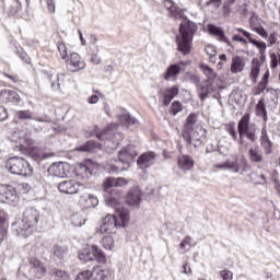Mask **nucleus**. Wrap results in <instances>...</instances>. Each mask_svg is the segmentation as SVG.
Instances as JSON below:
<instances>
[{"label": "nucleus", "instance_id": "0e129e2a", "mask_svg": "<svg viewBox=\"0 0 280 280\" xmlns=\"http://www.w3.org/2000/svg\"><path fill=\"white\" fill-rule=\"evenodd\" d=\"M268 43L269 45H277V33L272 32L268 36Z\"/></svg>", "mask_w": 280, "mask_h": 280}, {"label": "nucleus", "instance_id": "4d7b16f0", "mask_svg": "<svg viewBox=\"0 0 280 280\" xmlns=\"http://www.w3.org/2000/svg\"><path fill=\"white\" fill-rule=\"evenodd\" d=\"M55 280H69V275L62 270H58L56 272V279Z\"/></svg>", "mask_w": 280, "mask_h": 280}, {"label": "nucleus", "instance_id": "4468645a", "mask_svg": "<svg viewBox=\"0 0 280 280\" xmlns=\"http://www.w3.org/2000/svg\"><path fill=\"white\" fill-rule=\"evenodd\" d=\"M234 32L242 34L244 36V38H247V40H248V43H250V45H253L254 47H257L260 56H266V49H268V45L265 42H259V40L253 38V33H250L242 27H234Z\"/></svg>", "mask_w": 280, "mask_h": 280}, {"label": "nucleus", "instance_id": "a19ab883", "mask_svg": "<svg viewBox=\"0 0 280 280\" xmlns=\"http://www.w3.org/2000/svg\"><path fill=\"white\" fill-rule=\"evenodd\" d=\"M97 148L95 141H88L85 144L77 148L78 152H93V149Z\"/></svg>", "mask_w": 280, "mask_h": 280}, {"label": "nucleus", "instance_id": "20e7f679", "mask_svg": "<svg viewBox=\"0 0 280 280\" xmlns=\"http://www.w3.org/2000/svg\"><path fill=\"white\" fill-rule=\"evenodd\" d=\"M127 183L128 180H126V178L124 177H108L104 182V191L109 194L108 196H105V205H107V207H113L114 209H117V207H119V203L121 202V192H119V190L117 189H112L109 191L108 189H110L112 187H124V185H126Z\"/></svg>", "mask_w": 280, "mask_h": 280}, {"label": "nucleus", "instance_id": "09e8293b", "mask_svg": "<svg viewBox=\"0 0 280 280\" xmlns=\"http://www.w3.org/2000/svg\"><path fill=\"white\" fill-rule=\"evenodd\" d=\"M16 5L11 10L12 14H19V10H21V4L26 3V5H30V0H15Z\"/></svg>", "mask_w": 280, "mask_h": 280}, {"label": "nucleus", "instance_id": "423d86ee", "mask_svg": "<svg viewBox=\"0 0 280 280\" xmlns=\"http://www.w3.org/2000/svg\"><path fill=\"white\" fill-rule=\"evenodd\" d=\"M117 124L109 125L102 132L97 133L96 137L101 141H106L105 145L115 150L119 145V141L124 139V136L120 132H117Z\"/></svg>", "mask_w": 280, "mask_h": 280}, {"label": "nucleus", "instance_id": "c85d7f7f", "mask_svg": "<svg viewBox=\"0 0 280 280\" xmlns=\"http://www.w3.org/2000/svg\"><path fill=\"white\" fill-rule=\"evenodd\" d=\"M139 202H141V191L135 188L128 192L127 203L131 207H138Z\"/></svg>", "mask_w": 280, "mask_h": 280}, {"label": "nucleus", "instance_id": "393cba45", "mask_svg": "<svg viewBox=\"0 0 280 280\" xmlns=\"http://www.w3.org/2000/svg\"><path fill=\"white\" fill-rule=\"evenodd\" d=\"M246 69V58L242 56H234L231 63V73H242Z\"/></svg>", "mask_w": 280, "mask_h": 280}, {"label": "nucleus", "instance_id": "6e6552de", "mask_svg": "<svg viewBox=\"0 0 280 280\" xmlns=\"http://www.w3.org/2000/svg\"><path fill=\"white\" fill-rule=\"evenodd\" d=\"M215 170H229L234 174H240V172H248L250 166L248 165V160L242 156L241 159L234 158L232 160H226L225 162L214 164Z\"/></svg>", "mask_w": 280, "mask_h": 280}, {"label": "nucleus", "instance_id": "603ef678", "mask_svg": "<svg viewBox=\"0 0 280 280\" xmlns=\"http://www.w3.org/2000/svg\"><path fill=\"white\" fill-rule=\"evenodd\" d=\"M266 89H268V83L260 81L258 83V86L256 88V93L255 95H261V93H265Z\"/></svg>", "mask_w": 280, "mask_h": 280}, {"label": "nucleus", "instance_id": "8fccbe9b", "mask_svg": "<svg viewBox=\"0 0 280 280\" xmlns=\"http://www.w3.org/2000/svg\"><path fill=\"white\" fill-rule=\"evenodd\" d=\"M259 21H261L259 19V16L253 14L249 19V27L252 31H254V27H258L257 25H259Z\"/></svg>", "mask_w": 280, "mask_h": 280}, {"label": "nucleus", "instance_id": "1a4fd4ad", "mask_svg": "<svg viewBox=\"0 0 280 280\" xmlns=\"http://www.w3.org/2000/svg\"><path fill=\"white\" fill-rule=\"evenodd\" d=\"M182 137L187 143H192L194 148H200L207 141V129H203L201 125H197L190 131H183Z\"/></svg>", "mask_w": 280, "mask_h": 280}, {"label": "nucleus", "instance_id": "39448f33", "mask_svg": "<svg viewBox=\"0 0 280 280\" xmlns=\"http://www.w3.org/2000/svg\"><path fill=\"white\" fill-rule=\"evenodd\" d=\"M136 156L137 150H135V147H127L118 153V160H110L107 165L108 172L118 173L128 170V167H130V163H132Z\"/></svg>", "mask_w": 280, "mask_h": 280}, {"label": "nucleus", "instance_id": "7ed1b4c3", "mask_svg": "<svg viewBox=\"0 0 280 280\" xmlns=\"http://www.w3.org/2000/svg\"><path fill=\"white\" fill-rule=\"evenodd\" d=\"M196 32H198V25L189 20H184L179 25V35L176 36V43L178 51L184 56L191 54V40H194Z\"/></svg>", "mask_w": 280, "mask_h": 280}, {"label": "nucleus", "instance_id": "49530a36", "mask_svg": "<svg viewBox=\"0 0 280 280\" xmlns=\"http://www.w3.org/2000/svg\"><path fill=\"white\" fill-rule=\"evenodd\" d=\"M180 110H183V104H180V102H174L171 107L172 115H178Z\"/></svg>", "mask_w": 280, "mask_h": 280}, {"label": "nucleus", "instance_id": "6e6d98bb", "mask_svg": "<svg viewBox=\"0 0 280 280\" xmlns=\"http://www.w3.org/2000/svg\"><path fill=\"white\" fill-rule=\"evenodd\" d=\"M206 54L207 56H209V59L211 60V58H215L218 51H215L214 46L209 45L206 47Z\"/></svg>", "mask_w": 280, "mask_h": 280}, {"label": "nucleus", "instance_id": "a18cd8bd", "mask_svg": "<svg viewBox=\"0 0 280 280\" xmlns=\"http://www.w3.org/2000/svg\"><path fill=\"white\" fill-rule=\"evenodd\" d=\"M57 48H58V51L61 56V59L67 60V56H68L67 46L63 43H59V44H57Z\"/></svg>", "mask_w": 280, "mask_h": 280}, {"label": "nucleus", "instance_id": "9b49d317", "mask_svg": "<svg viewBox=\"0 0 280 280\" xmlns=\"http://www.w3.org/2000/svg\"><path fill=\"white\" fill-rule=\"evenodd\" d=\"M44 246L46 250H50L51 259L56 264H62L69 257V248L65 245L56 244L54 241H46Z\"/></svg>", "mask_w": 280, "mask_h": 280}, {"label": "nucleus", "instance_id": "f257e3e1", "mask_svg": "<svg viewBox=\"0 0 280 280\" xmlns=\"http://www.w3.org/2000/svg\"><path fill=\"white\" fill-rule=\"evenodd\" d=\"M40 212L36 208H28L24 211L22 219L12 224V231L18 237H30L38 226Z\"/></svg>", "mask_w": 280, "mask_h": 280}, {"label": "nucleus", "instance_id": "9d476101", "mask_svg": "<svg viewBox=\"0 0 280 280\" xmlns=\"http://www.w3.org/2000/svg\"><path fill=\"white\" fill-rule=\"evenodd\" d=\"M257 128L255 125H250V114H245L241 120L238 121V135H240V143L244 145V139L242 137H247L249 141H257V136L255 135Z\"/></svg>", "mask_w": 280, "mask_h": 280}, {"label": "nucleus", "instance_id": "aec40b11", "mask_svg": "<svg viewBox=\"0 0 280 280\" xmlns=\"http://www.w3.org/2000/svg\"><path fill=\"white\" fill-rule=\"evenodd\" d=\"M79 205L80 207H83V209H95L97 205H100V199H97V196L93 194H83L79 198Z\"/></svg>", "mask_w": 280, "mask_h": 280}, {"label": "nucleus", "instance_id": "2eb2a0df", "mask_svg": "<svg viewBox=\"0 0 280 280\" xmlns=\"http://www.w3.org/2000/svg\"><path fill=\"white\" fill-rule=\"evenodd\" d=\"M30 266L28 277L31 279H43V276L47 272L45 265L37 258H31Z\"/></svg>", "mask_w": 280, "mask_h": 280}, {"label": "nucleus", "instance_id": "5701e85b", "mask_svg": "<svg viewBox=\"0 0 280 280\" xmlns=\"http://www.w3.org/2000/svg\"><path fill=\"white\" fill-rule=\"evenodd\" d=\"M0 97L2 102H4V104H19V102H21V96L19 95V92L14 90H2Z\"/></svg>", "mask_w": 280, "mask_h": 280}, {"label": "nucleus", "instance_id": "ea45409f", "mask_svg": "<svg viewBox=\"0 0 280 280\" xmlns=\"http://www.w3.org/2000/svg\"><path fill=\"white\" fill-rule=\"evenodd\" d=\"M102 246L105 248V250H113L115 247V240H113V236H105L102 240Z\"/></svg>", "mask_w": 280, "mask_h": 280}, {"label": "nucleus", "instance_id": "e2e57ef3", "mask_svg": "<svg viewBox=\"0 0 280 280\" xmlns=\"http://www.w3.org/2000/svg\"><path fill=\"white\" fill-rule=\"evenodd\" d=\"M8 119V109L0 105V121H5Z\"/></svg>", "mask_w": 280, "mask_h": 280}, {"label": "nucleus", "instance_id": "c756f323", "mask_svg": "<svg viewBox=\"0 0 280 280\" xmlns=\"http://www.w3.org/2000/svg\"><path fill=\"white\" fill-rule=\"evenodd\" d=\"M178 95V86L174 85L164 90L163 97H164V106H170V102L174 100Z\"/></svg>", "mask_w": 280, "mask_h": 280}, {"label": "nucleus", "instance_id": "4c0bfd02", "mask_svg": "<svg viewBox=\"0 0 280 280\" xmlns=\"http://www.w3.org/2000/svg\"><path fill=\"white\" fill-rule=\"evenodd\" d=\"M208 31L210 34H213V36H218L221 40H226V36H224V31H222V28L210 24L208 25Z\"/></svg>", "mask_w": 280, "mask_h": 280}, {"label": "nucleus", "instance_id": "bf43d9fd", "mask_svg": "<svg viewBox=\"0 0 280 280\" xmlns=\"http://www.w3.org/2000/svg\"><path fill=\"white\" fill-rule=\"evenodd\" d=\"M250 78L255 81L259 78V66L252 67Z\"/></svg>", "mask_w": 280, "mask_h": 280}, {"label": "nucleus", "instance_id": "3c124183", "mask_svg": "<svg viewBox=\"0 0 280 280\" xmlns=\"http://www.w3.org/2000/svg\"><path fill=\"white\" fill-rule=\"evenodd\" d=\"M253 32H256V34H258V36H261V38H268V32L266 31V28H264V26L254 27Z\"/></svg>", "mask_w": 280, "mask_h": 280}, {"label": "nucleus", "instance_id": "69168bd1", "mask_svg": "<svg viewBox=\"0 0 280 280\" xmlns=\"http://www.w3.org/2000/svg\"><path fill=\"white\" fill-rule=\"evenodd\" d=\"M15 51L18 52V56L22 60H25V58H27V54L25 51H23V48H20L19 46H15Z\"/></svg>", "mask_w": 280, "mask_h": 280}, {"label": "nucleus", "instance_id": "4be33fe9", "mask_svg": "<svg viewBox=\"0 0 280 280\" xmlns=\"http://www.w3.org/2000/svg\"><path fill=\"white\" fill-rule=\"evenodd\" d=\"M260 148H262L265 154L272 153V140H270V136H268V130L266 127L262 128L260 138H259Z\"/></svg>", "mask_w": 280, "mask_h": 280}, {"label": "nucleus", "instance_id": "58836bf2", "mask_svg": "<svg viewBox=\"0 0 280 280\" xmlns=\"http://www.w3.org/2000/svg\"><path fill=\"white\" fill-rule=\"evenodd\" d=\"M70 220L73 226H84V224H86V219H84L80 213L72 214Z\"/></svg>", "mask_w": 280, "mask_h": 280}, {"label": "nucleus", "instance_id": "bb28decb", "mask_svg": "<svg viewBox=\"0 0 280 280\" xmlns=\"http://www.w3.org/2000/svg\"><path fill=\"white\" fill-rule=\"evenodd\" d=\"M177 166L178 170L185 174L186 172H189L191 167H194V159L189 158L188 155H180L177 160Z\"/></svg>", "mask_w": 280, "mask_h": 280}, {"label": "nucleus", "instance_id": "37998d69", "mask_svg": "<svg viewBox=\"0 0 280 280\" xmlns=\"http://www.w3.org/2000/svg\"><path fill=\"white\" fill-rule=\"evenodd\" d=\"M199 98L205 102L209 95V85L201 86L198 91Z\"/></svg>", "mask_w": 280, "mask_h": 280}, {"label": "nucleus", "instance_id": "a211bd4d", "mask_svg": "<svg viewBox=\"0 0 280 280\" xmlns=\"http://www.w3.org/2000/svg\"><path fill=\"white\" fill-rule=\"evenodd\" d=\"M74 174L80 178H91V176H93V162L88 160L84 163L78 164L75 166Z\"/></svg>", "mask_w": 280, "mask_h": 280}, {"label": "nucleus", "instance_id": "338daca9", "mask_svg": "<svg viewBox=\"0 0 280 280\" xmlns=\"http://www.w3.org/2000/svg\"><path fill=\"white\" fill-rule=\"evenodd\" d=\"M91 62H93V65H101L102 59L100 58V56H97V54H92L91 55Z\"/></svg>", "mask_w": 280, "mask_h": 280}, {"label": "nucleus", "instance_id": "f8f14e48", "mask_svg": "<svg viewBox=\"0 0 280 280\" xmlns=\"http://www.w3.org/2000/svg\"><path fill=\"white\" fill-rule=\"evenodd\" d=\"M80 261H93L96 259L98 264H104L106 261V256L102 253V249L97 245H92L91 248H84L79 253Z\"/></svg>", "mask_w": 280, "mask_h": 280}, {"label": "nucleus", "instance_id": "ddd939ff", "mask_svg": "<svg viewBox=\"0 0 280 280\" xmlns=\"http://www.w3.org/2000/svg\"><path fill=\"white\" fill-rule=\"evenodd\" d=\"M0 202H5L7 205L19 202L16 189L10 185H0Z\"/></svg>", "mask_w": 280, "mask_h": 280}, {"label": "nucleus", "instance_id": "f03ea898", "mask_svg": "<svg viewBox=\"0 0 280 280\" xmlns=\"http://www.w3.org/2000/svg\"><path fill=\"white\" fill-rule=\"evenodd\" d=\"M130 223V212L126 208H116L115 214H107L102 222L101 233H117V229H126Z\"/></svg>", "mask_w": 280, "mask_h": 280}, {"label": "nucleus", "instance_id": "f3484780", "mask_svg": "<svg viewBox=\"0 0 280 280\" xmlns=\"http://www.w3.org/2000/svg\"><path fill=\"white\" fill-rule=\"evenodd\" d=\"M48 174L58 178H65L69 174V164L65 162H56L48 167Z\"/></svg>", "mask_w": 280, "mask_h": 280}, {"label": "nucleus", "instance_id": "a878e982", "mask_svg": "<svg viewBox=\"0 0 280 280\" xmlns=\"http://www.w3.org/2000/svg\"><path fill=\"white\" fill-rule=\"evenodd\" d=\"M166 10H168L171 16L173 19H184L185 18V10L178 8L174 2L166 0L164 2Z\"/></svg>", "mask_w": 280, "mask_h": 280}, {"label": "nucleus", "instance_id": "c9c22d12", "mask_svg": "<svg viewBox=\"0 0 280 280\" xmlns=\"http://www.w3.org/2000/svg\"><path fill=\"white\" fill-rule=\"evenodd\" d=\"M7 235H8V230L5 229V212L0 210V244L1 242H3Z\"/></svg>", "mask_w": 280, "mask_h": 280}, {"label": "nucleus", "instance_id": "0eeeda50", "mask_svg": "<svg viewBox=\"0 0 280 280\" xmlns=\"http://www.w3.org/2000/svg\"><path fill=\"white\" fill-rule=\"evenodd\" d=\"M5 170L11 174L18 176H30L32 174V167H30V162L23 158H11L5 163Z\"/></svg>", "mask_w": 280, "mask_h": 280}, {"label": "nucleus", "instance_id": "79ce46f5", "mask_svg": "<svg viewBox=\"0 0 280 280\" xmlns=\"http://www.w3.org/2000/svg\"><path fill=\"white\" fill-rule=\"evenodd\" d=\"M179 247H180L182 254L187 253V250H189V248H191V236H186L182 241Z\"/></svg>", "mask_w": 280, "mask_h": 280}, {"label": "nucleus", "instance_id": "13d9d810", "mask_svg": "<svg viewBox=\"0 0 280 280\" xmlns=\"http://www.w3.org/2000/svg\"><path fill=\"white\" fill-rule=\"evenodd\" d=\"M220 276L223 280H233V272L229 271V270H222L220 272Z\"/></svg>", "mask_w": 280, "mask_h": 280}, {"label": "nucleus", "instance_id": "c03bdc74", "mask_svg": "<svg viewBox=\"0 0 280 280\" xmlns=\"http://www.w3.org/2000/svg\"><path fill=\"white\" fill-rule=\"evenodd\" d=\"M271 60V69H277L280 65V54H271L270 55Z\"/></svg>", "mask_w": 280, "mask_h": 280}, {"label": "nucleus", "instance_id": "2f4dec72", "mask_svg": "<svg viewBox=\"0 0 280 280\" xmlns=\"http://www.w3.org/2000/svg\"><path fill=\"white\" fill-rule=\"evenodd\" d=\"M256 115L261 117L262 121H268V110H266V103L260 98L256 105Z\"/></svg>", "mask_w": 280, "mask_h": 280}, {"label": "nucleus", "instance_id": "cd10ccee", "mask_svg": "<svg viewBox=\"0 0 280 280\" xmlns=\"http://www.w3.org/2000/svg\"><path fill=\"white\" fill-rule=\"evenodd\" d=\"M248 158L252 163H264V153L259 147L250 148L248 151Z\"/></svg>", "mask_w": 280, "mask_h": 280}, {"label": "nucleus", "instance_id": "6ab92c4d", "mask_svg": "<svg viewBox=\"0 0 280 280\" xmlns=\"http://www.w3.org/2000/svg\"><path fill=\"white\" fill-rule=\"evenodd\" d=\"M58 189L61 194L73 196V194H78V191H80V183L73 179H67L58 184Z\"/></svg>", "mask_w": 280, "mask_h": 280}, {"label": "nucleus", "instance_id": "864d4df0", "mask_svg": "<svg viewBox=\"0 0 280 280\" xmlns=\"http://www.w3.org/2000/svg\"><path fill=\"white\" fill-rule=\"evenodd\" d=\"M232 40L234 43H241V45H248V40L246 38L242 37L240 34H235L232 36Z\"/></svg>", "mask_w": 280, "mask_h": 280}, {"label": "nucleus", "instance_id": "b1692460", "mask_svg": "<svg viewBox=\"0 0 280 280\" xmlns=\"http://www.w3.org/2000/svg\"><path fill=\"white\" fill-rule=\"evenodd\" d=\"M156 161V155L152 152L143 153L142 155L139 156L137 161L138 167L140 170H145V167H150V165H154Z\"/></svg>", "mask_w": 280, "mask_h": 280}, {"label": "nucleus", "instance_id": "774afa93", "mask_svg": "<svg viewBox=\"0 0 280 280\" xmlns=\"http://www.w3.org/2000/svg\"><path fill=\"white\" fill-rule=\"evenodd\" d=\"M100 102V96L97 95H92L88 98V104H97Z\"/></svg>", "mask_w": 280, "mask_h": 280}, {"label": "nucleus", "instance_id": "412c9836", "mask_svg": "<svg viewBox=\"0 0 280 280\" xmlns=\"http://www.w3.org/2000/svg\"><path fill=\"white\" fill-rule=\"evenodd\" d=\"M189 65V61H182L179 63H173L171 65L164 74V80H176L178 75L180 74V71H183L182 67H187Z\"/></svg>", "mask_w": 280, "mask_h": 280}, {"label": "nucleus", "instance_id": "f704fd0d", "mask_svg": "<svg viewBox=\"0 0 280 280\" xmlns=\"http://www.w3.org/2000/svg\"><path fill=\"white\" fill-rule=\"evenodd\" d=\"M200 69L202 73L206 75V78H208V80L213 81L215 80V78H218V73L208 65L202 63L200 66Z\"/></svg>", "mask_w": 280, "mask_h": 280}, {"label": "nucleus", "instance_id": "5fc2aeb1", "mask_svg": "<svg viewBox=\"0 0 280 280\" xmlns=\"http://www.w3.org/2000/svg\"><path fill=\"white\" fill-rule=\"evenodd\" d=\"M91 271L84 270L77 276V280H91Z\"/></svg>", "mask_w": 280, "mask_h": 280}, {"label": "nucleus", "instance_id": "7c9ffc66", "mask_svg": "<svg viewBox=\"0 0 280 280\" xmlns=\"http://www.w3.org/2000/svg\"><path fill=\"white\" fill-rule=\"evenodd\" d=\"M15 117H16V119H21V120H23V119H34L35 121H39V122L45 121L40 117H34V114L30 109L16 112Z\"/></svg>", "mask_w": 280, "mask_h": 280}, {"label": "nucleus", "instance_id": "72a5a7b5", "mask_svg": "<svg viewBox=\"0 0 280 280\" xmlns=\"http://www.w3.org/2000/svg\"><path fill=\"white\" fill-rule=\"evenodd\" d=\"M91 275L94 280H108V271H105L100 267H94Z\"/></svg>", "mask_w": 280, "mask_h": 280}, {"label": "nucleus", "instance_id": "de8ad7c7", "mask_svg": "<svg viewBox=\"0 0 280 280\" xmlns=\"http://www.w3.org/2000/svg\"><path fill=\"white\" fill-rule=\"evenodd\" d=\"M33 155L35 156V159H37V161H45V159H47V156H45V153H43V150L38 148L33 149Z\"/></svg>", "mask_w": 280, "mask_h": 280}, {"label": "nucleus", "instance_id": "e433bc0d", "mask_svg": "<svg viewBox=\"0 0 280 280\" xmlns=\"http://www.w3.org/2000/svg\"><path fill=\"white\" fill-rule=\"evenodd\" d=\"M196 114H190L187 117L186 127L184 129V132H189L191 130H195L196 126H198V120L196 119Z\"/></svg>", "mask_w": 280, "mask_h": 280}, {"label": "nucleus", "instance_id": "473e14b6", "mask_svg": "<svg viewBox=\"0 0 280 280\" xmlns=\"http://www.w3.org/2000/svg\"><path fill=\"white\" fill-rule=\"evenodd\" d=\"M118 119L124 126H135L137 124V119L130 116V114L126 110H122V113L118 116Z\"/></svg>", "mask_w": 280, "mask_h": 280}, {"label": "nucleus", "instance_id": "052dcab7", "mask_svg": "<svg viewBox=\"0 0 280 280\" xmlns=\"http://www.w3.org/2000/svg\"><path fill=\"white\" fill-rule=\"evenodd\" d=\"M47 10L50 14L56 12V2L54 0H47Z\"/></svg>", "mask_w": 280, "mask_h": 280}, {"label": "nucleus", "instance_id": "680f3d73", "mask_svg": "<svg viewBox=\"0 0 280 280\" xmlns=\"http://www.w3.org/2000/svg\"><path fill=\"white\" fill-rule=\"evenodd\" d=\"M182 268L183 275H188V277H191V275H194V272L191 271V266H189V262H186Z\"/></svg>", "mask_w": 280, "mask_h": 280}, {"label": "nucleus", "instance_id": "dca6fc26", "mask_svg": "<svg viewBox=\"0 0 280 280\" xmlns=\"http://www.w3.org/2000/svg\"><path fill=\"white\" fill-rule=\"evenodd\" d=\"M86 68V62L82 59V57L78 52H72L68 60V69L72 73L78 71H82V69Z\"/></svg>", "mask_w": 280, "mask_h": 280}]
</instances>
